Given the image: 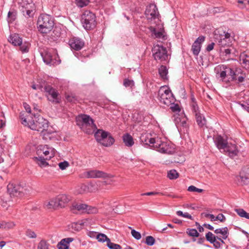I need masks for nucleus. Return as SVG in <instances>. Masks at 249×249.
<instances>
[{"instance_id":"nucleus-1","label":"nucleus","mask_w":249,"mask_h":249,"mask_svg":"<svg viewBox=\"0 0 249 249\" xmlns=\"http://www.w3.org/2000/svg\"><path fill=\"white\" fill-rule=\"evenodd\" d=\"M19 117L22 121L21 123L25 126H28L32 130L42 132L48 127V120L44 119L37 113H35L34 117L31 114L24 116L22 114H20Z\"/></svg>"},{"instance_id":"nucleus-2","label":"nucleus","mask_w":249,"mask_h":249,"mask_svg":"<svg viewBox=\"0 0 249 249\" xmlns=\"http://www.w3.org/2000/svg\"><path fill=\"white\" fill-rule=\"evenodd\" d=\"M219 151L231 158L236 156L238 153L236 145L229 142L228 137L225 134L219 135Z\"/></svg>"},{"instance_id":"nucleus-3","label":"nucleus","mask_w":249,"mask_h":249,"mask_svg":"<svg viewBox=\"0 0 249 249\" xmlns=\"http://www.w3.org/2000/svg\"><path fill=\"white\" fill-rule=\"evenodd\" d=\"M38 30L42 34H47L53 29L54 25L53 18L47 14H41L37 20Z\"/></svg>"},{"instance_id":"nucleus-4","label":"nucleus","mask_w":249,"mask_h":249,"mask_svg":"<svg viewBox=\"0 0 249 249\" xmlns=\"http://www.w3.org/2000/svg\"><path fill=\"white\" fill-rule=\"evenodd\" d=\"M158 99L161 104L167 106H170L175 102L171 91L164 86L160 87L159 90Z\"/></svg>"},{"instance_id":"nucleus-5","label":"nucleus","mask_w":249,"mask_h":249,"mask_svg":"<svg viewBox=\"0 0 249 249\" xmlns=\"http://www.w3.org/2000/svg\"><path fill=\"white\" fill-rule=\"evenodd\" d=\"M231 44V38L230 34L225 31H223V33L219 34V47L221 46L224 48L225 46L229 47ZM219 52L220 55L225 54V56H227L231 53V50L229 48L222 49L221 48Z\"/></svg>"},{"instance_id":"nucleus-6","label":"nucleus","mask_w":249,"mask_h":249,"mask_svg":"<svg viewBox=\"0 0 249 249\" xmlns=\"http://www.w3.org/2000/svg\"><path fill=\"white\" fill-rule=\"evenodd\" d=\"M81 22L86 30L92 29L96 26V16L90 11H86L82 15Z\"/></svg>"},{"instance_id":"nucleus-7","label":"nucleus","mask_w":249,"mask_h":249,"mask_svg":"<svg viewBox=\"0 0 249 249\" xmlns=\"http://www.w3.org/2000/svg\"><path fill=\"white\" fill-rule=\"evenodd\" d=\"M190 106L192 112L195 116L198 125L200 127L204 126L206 124V120L203 114L200 113L199 108L194 97H191Z\"/></svg>"},{"instance_id":"nucleus-8","label":"nucleus","mask_w":249,"mask_h":249,"mask_svg":"<svg viewBox=\"0 0 249 249\" xmlns=\"http://www.w3.org/2000/svg\"><path fill=\"white\" fill-rule=\"evenodd\" d=\"M220 77L223 82L228 83L236 79V74L230 67L222 65L220 67Z\"/></svg>"},{"instance_id":"nucleus-9","label":"nucleus","mask_w":249,"mask_h":249,"mask_svg":"<svg viewBox=\"0 0 249 249\" xmlns=\"http://www.w3.org/2000/svg\"><path fill=\"white\" fill-rule=\"evenodd\" d=\"M152 53L154 59L157 61L162 62L167 60L168 58L166 49L162 46L154 45L152 48Z\"/></svg>"},{"instance_id":"nucleus-10","label":"nucleus","mask_w":249,"mask_h":249,"mask_svg":"<svg viewBox=\"0 0 249 249\" xmlns=\"http://www.w3.org/2000/svg\"><path fill=\"white\" fill-rule=\"evenodd\" d=\"M41 55L44 62L47 65H57L61 62V60L57 54H52L51 52L44 51L41 53Z\"/></svg>"},{"instance_id":"nucleus-11","label":"nucleus","mask_w":249,"mask_h":249,"mask_svg":"<svg viewBox=\"0 0 249 249\" xmlns=\"http://www.w3.org/2000/svg\"><path fill=\"white\" fill-rule=\"evenodd\" d=\"M7 191L11 196H21L23 194L24 189L20 185L9 183L7 185Z\"/></svg>"},{"instance_id":"nucleus-12","label":"nucleus","mask_w":249,"mask_h":249,"mask_svg":"<svg viewBox=\"0 0 249 249\" xmlns=\"http://www.w3.org/2000/svg\"><path fill=\"white\" fill-rule=\"evenodd\" d=\"M55 149L52 147H49L48 145H40L37 150V153L41 156L43 154L46 157V160H50L54 156Z\"/></svg>"},{"instance_id":"nucleus-13","label":"nucleus","mask_w":249,"mask_h":249,"mask_svg":"<svg viewBox=\"0 0 249 249\" xmlns=\"http://www.w3.org/2000/svg\"><path fill=\"white\" fill-rule=\"evenodd\" d=\"M145 14L148 19H155L158 18L159 13L155 4H150L146 7Z\"/></svg>"},{"instance_id":"nucleus-14","label":"nucleus","mask_w":249,"mask_h":249,"mask_svg":"<svg viewBox=\"0 0 249 249\" xmlns=\"http://www.w3.org/2000/svg\"><path fill=\"white\" fill-rule=\"evenodd\" d=\"M155 147L158 148V151L162 153L171 154L173 150L171 147L166 142H161L157 138V142Z\"/></svg>"},{"instance_id":"nucleus-15","label":"nucleus","mask_w":249,"mask_h":249,"mask_svg":"<svg viewBox=\"0 0 249 249\" xmlns=\"http://www.w3.org/2000/svg\"><path fill=\"white\" fill-rule=\"evenodd\" d=\"M84 177L87 178H105L107 177V175L102 171L92 170L84 172Z\"/></svg>"},{"instance_id":"nucleus-16","label":"nucleus","mask_w":249,"mask_h":249,"mask_svg":"<svg viewBox=\"0 0 249 249\" xmlns=\"http://www.w3.org/2000/svg\"><path fill=\"white\" fill-rule=\"evenodd\" d=\"M84 44V41L78 37H72L69 40V45L71 48L76 51L82 49Z\"/></svg>"},{"instance_id":"nucleus-17","label":"nucleus","mask_w":249,"mask_h":249,"mask_svg":"<svg viewBox=\"0 0 249 249\" xmlns=\"http://www.w3.org/2000/svg\"><path fill=\"white\" fill-rule=\"evenodd\" d=\"M78 119L81 120L83 123V125L89 126L91 127L93 131L97 128L96 125L94 124L93 119L90 118L89 116L85 114L82 115L79 117Z\"/></svg>"},{"instance_id":"nucleus-18","label":"nucleus","mask_w":249,"mask_h":249,"mask_svg":"<svg viewBox=\"0 0 249 249\" xmlns=\"http://www.w3.org/2000/svg\"><path fill=\"white\" fill-rule=\"evenodd\" d=\"M34 8V5L33 3H23L21 6V11L24 16L26 17H31L33 16L32 12Z\"/></svg>"},{"instance_id":"nucleus-19","label":"nucleus","mask_w":249,"mask_h":249,"mask_svg":"<svg viewBox=\"0 0 249 249\" xmlns=\"http://www.w3.org/2000/svg\"><path fill=\"white\" fill-rule=\"evenodd\" d=\"M141 140L143 144L153 146H155L157 142V139L152 138L148 134L142 135Z\"/></svg>"},{"instance_id":"nucleus-20","label":"nucleus","mask_w":249,"mask_h":249,"mask_svg":"<svg viewBox=\"0 0 249 249\" xmlns=\"http://www.w3.org/2000/svg\"><path fill=\"white\" fill-rule=\"evenodd\" d=\"M45 90L47 93V97L49 100L50 101H54L57 98L58 96V92L55 89H53L51 86H45Z\"/></svg>"},{"instance_id":"nucleus-21","label":"nucleus","mask_w":249,"mask_h":249,"mask_svg":"<svg viewBox=\"0 0 249 249\" xmlns=\"http://www.w3.org/2000/svg\"><path fill=\"white\" fill-rule=\"evenodd\" d=\"M57 200L60 207H64L70 200V198L67 195L62 194L57 196Z\"/></svg>"},{"instance_id":"nucleus-22","label":"nucleus","mask_w":249,"mask_h":249,"mask_svg":"<svg viewBox=\"0 0 249 249\" xmlns=\"http://www.w3.org/2000/svg\"><path fill=\"white\" fill-rule=\"evenodd\" d=\"M9 41L14 46H19L21 44L22 40L18 35L14 34L10 36Z\"/></svg>"},{"instance_id":"nucleus-23","label":"nucleus","mask_w":249,"mask_h":249,"mask_svg":"<svg viewBox=\"0 0 249 249\" xmlns=\"http://www.w3.org/2000/svg\"><path fill=\"white\" fill-rule=\"evenodd\" d=\"M87 205L78 203H73L72 205L71 210L73 211L77 210L81 212H86Z\"/></svg>"},{"instance_id":"nucleus-24","label":"nucleus","mask_w":249,"mask_h":249,"mask_svg":"<svg viewBox=\"0 0 249 249\" xmlns=\"http://www.w3.org/2000/svg\"><path fill=\"white\" fill-rule=\"evenodd\" d=\"M107 135H108L107 132L101 129L97 130L94 134L95 138L99 142H100L101 141H103V139L106 136H107Z\"/></svg>"},{"instance_id":"nucleus-25","label":"nucleus","mask_w":249,"mask_h":249,"mask_svg":"<svg viewBox=\"0 0 249 249\" xmlns=\"http://www.w3.org/2000/svg\"><path fill=\"white\" fill-rule=\"evenodd\" d=\"M123 139L125 145L127 147H131L134 143L133 137L128 133L123 136Z\"/></svg>"},{"instance_id":"nucleus-26","label":"nucleus","mask_w":249,"mask_h":249,"mask_svg":"<svg viewBox=\"0 0 249 249\" xmlns=\"http://www.w3.org/2000/svg\"><path fill=\"white\" fill-rule=\"evenodd\" d=\"M149 29L152 37L158 38L164 37L163 33L162 31H157L156 28L152 26L150 27Z\"/></svg>"},{"instance_id":"nucleus-27","label":"nucleus","mask_w":249,"mask_h":249,"mask_svg":"<svg viewBox=\"0 0 249 249\" xmlns=\"http://www.w3.org/2000/svg\"><path fill=\"white\" fill-rule=\"evenodd\" d=\"M114 142V139L111 136L107 135L100 143L105 146L108 147L112 145Z\"/></svg>"},{"instance_id":"nucleus-28","label":"nucleus","mask_w":249,"mask_h":249,"mask_svg":"<svg viewBox=\"0 0 249 249\" xmlns=\"http://www.w3.org/2000/svg\"><path fill=\"white\" fill-rule=\"evenodd\" d=\"M46 206L48 209H56L59 207L57 200V197L47 202L46 204Z\"/></svg>"},{"instance_id":"nucleus-29","label":"nucleus","mask_w":249,"mask_h":249,"mask_svg":"<svg viewBox=\"0 0 249 249\" xmlns=\"http://www.w3.org/2000/svg\"><path fill=\"white\" fill-rule=\"evenodd\" d=\"M159 73L162 79L164 80L167 79L168 70L165 66L163 65L161 66L159 69Z\"/></svg>"},{"instance_id":"nucleus-30","label":"nucleus","mask_w":249,"mask_h":249,"mask_svg":"<svg viewBox=\"0 0 249 249\" xmlns=\"http://www.w3.org/2000/svg\"><path fill=\"white\" fill-rule=\"evenodd\" d=\"M201 45H199L198 43L194 42L192 46V51L193 54L197 56L200 51Z\"/></svg>"},{"instance_id":"nucleus-31","label":"nucleus","mask_w":249,"mask_h":249,"mask_svg":"<svg viewBox=\"0 0 249 249\" xmlns=\"http://www.w3.org/2000/svg\"><path fill=\"white\" fill-rule=\"evenodd\" d=\"M18 46L20 47V50L23 53H27L29 51V47L30 46V44L29 42L25 41L24 42L21 43L20 45Z\"/></svg>"},{"instance_id":"nucleus-32","label":"nucleus","mask_w":249,"mask_h":249,"mask_svg":"<svg viewBox=\"0 0 249 249\" xmlns=\"http://www.w3.org/2000/svg\"><path fill=\"white\" fill-rule=\"evenodd\" d=\"M235 211L240 217L249 219V213H247L243 209H236Z\"/></svg>"},{"instance_id":"nucleus-33","label":"nucleus","mask_w":249,"mask_h":249,"mask_svg":"<svg viewBox=\"0 0 249 249\" xmlns=\"http://www.w3.org/2000/svg\"><path fill=\"white\" fill-rule=\"evenodd\" d=\"M249 60V55L246 54L244 53H242L240 56V62L241 64L244 65L245 67H246L247 63Z\"/></svg>"},{"instance_id":"nucleus-34","label":"nucleus","mask_w":249,"mask_h":249,"mask_svg":"<svg viewBox=\"0 0 249 249\" xmlns=\"http://www.w3.org/2000/svg\"><path fill=\"white\" fill-rule=\"evenodd\" d=\"M167 177L170 179H175L178 177V173L176 170H171L168 172Z\"/></svg>"},{"instance_id":"nucleus-35","label":"nucleus","mask_w":249,"mask_h":249,"mask_svg":"<svg viewBox=\"0 0 249 249\" xmlns=\"http://www.w3.org/2000/svg\"><path fill=\"white\" fill-rule=\"evenodd\" d=\"M36 159L37 160V163L39 166L40 167H46L48 165V162L46 161V158L41 156H39L38 158H36Z\"/></svg>"},{"instance_id":"nucleus-36","label":"nucleus","mask_w":249,"mask_h":249,"mask_svg":"<svg viewBox=\"0 0 249 249\" xmlns=\"http://www.w3.org/2000/svg\"><path fill=\"white\" fill-rule=\"evenodd\" d=\"M219 234H221V237L223 239H226L229 235V232L227 227L222 229H219Z\"/></svg>"},{"instance_id":"nucleus-37","label":"nucleus","mask_w":249,"mask_h":249,"mask_svg":"<svg viewBox=\"0 0 249 249\" xmlns=\"http://www.w3.org/2000/svg\"><path fill=\"white\" fill-rule=\"evenodd\" d=\"M240 178L243 184H247L249 182V174H246L243 172H241Z\"/></svg>"},{"instance_id":"nucleus-38","label":"nucleus","mask_w":249,"mask_h":249,"mask_svg":"<svg viewBox=\"0 0 249 249\" xmlns=\"http://www.w3.org/2000/svg\"><path fill=\"white\" fill-rule=\"evenodd\" d=\"M96 238L98 239V241L100 242L106 241L107 243V240H109L107 236L104 233H98L96 235Z\"/></svg>"},{"instance_id":"nucleus-39","label":"nucleus","mask_w":249,"mask_h":249,"mask_svg":"<svg viewBox=\"0 0 249 249\" xmlns=\"http://www.w3.org/2000/svg\"><path fill=\"white\" fill-rule=\"evenodd\" d=\"M37 249H49V244L45 240H41L37 245Z\"/></svg>"},{"instance_id":"nucleus-40","label":"nucleus","mask_w":249,"mask_h":249,"mask_svg":"<svg viewBox=\"0 0 249 249\" xmlns=\"http://www.w3.org/2000/svg\"><path fill=\"white\" fill-rule=\"evenodd\" d=\"M88 186L85 184H81L77 186L76 189V192L78 194H83L88 190Z\"/></svg>"},{"instance_id":"nucleus-41","label":"nucleus","mask_w":249,"mask_h":249,"mask_svg":"<svg viewBox=\"0 0 249 249\" xmlns=\"http://www.w3.org/2000/svg\"><path fill=\"white\" fill-rule=\"evenodd\" d=\"M107 246L110 249H121L122 248L121 246L119 244L111 242L110 239L107 240Z\"/></svg>"},{"instance_id":"nucleus-42","label":"nucleus","mask_w":249,"mask_h":249,"mask_svg":"<svg viewBox=\"0 0 249 249\" xmlns=\"http://www.w3.org/2000/svg\"><path fill=\"white\" fill-rule=\"evenodd\" d=\"M76 4L77 6L83 7L87 6L89 2V0H75Z\"/></svg>"},{"instance_id":"nucleus-43","label":"nucleus","mask_w":249,"mask_h":249,"mask_svg":"<svg viewBox=\"0 0 249 249\" xmlns=\"http://www.w3.org/2000/svg\"><path fill=\"white\" fill-rule=\"evenodd\" d=\"M187 233L189 236L192 237H198L199 236V233L197 232L196 230L195 229H188Z\"/></svg>"},{"instance_id":"nucleus-44","label":"nucleus","mask_w":249,"mask_h":249,"mask_svg":"<svg viewBox=\"0 0 249 249\" xmlns=\"http://www.w3.org/2000/svg\"><path fill=\"white\" fill-rule=\"evenodd\" d=\"M155 243V238L152 236H148L146 237L145 243L148 246H151Z\"/></svg>"},{"instance_id":"nucleus-45","label":"nucleus","mask_w":249,"mask_h":249,"mask_svg":"<svg viewBox=\"0 0 249 249\" xmlns=\"http://www.w3.org/2000/svg\"><path fill=\"white\" fill-rule=\"evenodd\" d=\"M86 212L89 214L96 213L98 212V209L96 207L87 205Z\"/></svg>"},{"instance_id":"nucleus-46","label":"nucleus","mask_w":249,"mask_h":249,"mask_svg":"<svg viewBox=\"0 0 249 249\" xmlns=\"http://www.w3.org/2000/svg\"><path fill=\"white\" fill-rule=\"evenodd\" d=\"M206 238L211 243H214L215 241V236L211 232H208L206 234Z\"/></svg>"},{"instance_id":"nucleus-47","label":"nucleus","mask_w":249,"mask_h":249,"mask_svg":"<svg viewBox=\"0 0 249 249\" xmlns=\"http://www.w3.org/2000/svg\"><path fill=\"white\" fill-rule=\"evenodd\" d=\"M202 216L203 217H206V218L211 219V220L212 221H216V220H218V216H215L214 215H213V214H209V213H202Z\"/></svg>"},{"instance_id":"nucleus-48","label":"nucleus","mask_w":249,"mask_h":249,"mask_svg":"<svg viewBox=\"0 0 249 249\" xmlns=\"http://www.w3.org/2000/svg\"><path fill=\"white\" fill-rule=\"evenodd\" d=\"M131 233L132 236L137 240H139L142 237L141 233L134 229L131 230Z\"/></svg>"},{"instance_id":"nucleus-49","label":"nucleus","mask_w":249,"mask_h":249,"mask_svg":"<svg viewBox=\"0 0 249 249\" xmlns=\"http://www.w3.org/2000/svg\"><path fill=\"white\" fill-rule=\"evenodd\" d=\"M3 229H11L13 228L15 224L13 222H3Z\"/></svg>"},{"instance_id":"nucleus-50","label":"nucleus","mask_w":249,"mask_h":249,"mask_svg":"<svg viewBox=\"0 0 249 249\" xmlns=\"http://www.w3.org/2000/svg\"><path fill=\"white\" fill-rule=\"evenodd\" d=\"M188 191L189 192H192L201 193L203 191V190L201 189L197 188L196 187H195V186L191 185L188 187Z\"/></svg>"},{"instance_id":"nucleus-51","label":"nucleus","mask_w":249,"mask_h":249,"mask_svg":"<svg viewBox=\"0 0 249 249\" xmlns=\"http://www.w3.org/2000/svg\"><path fill=\"white\" fill-rule=\"evenodd\" d=\"M66 98L69 102L71 103H75L77 100V97L72 94L67 95Z\"/></svg>"},{"instance_id":"nucleus-52","label":"nucleus","mask_w":249,"mask_h":249,"mask_svg":"<svg viewBox=\"0 0 249 249\" xmlns=\"http://www.w3.org/2000/svg\"><path fill=\"white\" fill-rule=\"evenodd\" d=\"M134 83L133 80H130L128 79H125L124 81V85L125 87H132L134 86Z\"/></svg>"},{"instance_id":"nucleus-53","label":"nucleus","mask_w":249,"mask_h":249,"mask_svg":"<svg viewBox=\"0 0 249 249\" xmlns=\"http://www.w3.org/2000/svg\"><path fill=\"white\" fill-rule=\"evenodd\" d=\"M71 228L75 231H79L82 229V226L80 224L73 223L71 224Z\"/></svg>"},{"instance_id":"nucleus-54","label":"nucleus","mask_w":249,"mask_h":249,"mask_svg":"<svg viewBox=\"0 0 249 249\" xmlns=\"http://www.w3.org/2000/svg\"><path fill=\"white\" fill-rule=\"evenodd\" d=\"M16 19L15 14L12 12L9 11L8 14V22H13Z\"/></svg>"},{"instance_id":"nucleus-55","label":"nucleus","mask_w":249,"mask_h":249,"mask_svg":"<svg viewBox=\"0 0 249 249\" xmlns=\"http://www.w3.org/2000/svg\"><path fill=\"white\" fill-rule=\"evenodd\" d=\"M74 238L72 237H68L65 238L64 239H62L61 241L62 242V243H64V244L66 245H69V244L72 242L74 240Z\"/></svg>"},{"instance_id":"nucleus-56","label":"nucleus","mask_w":249,"mask_h":249,"mask_svg":"<svg viewBox=\"0 0 249 249\" xmlns=\"http://www.w3.org/2000/svg\"><path fill=\"white\" fill-rule=\"evenodd\" d=\"M69 165V163L67 161L61 162L58 164V166L61 170H64Z\"/></svg>"},{"instance_id":"nucleus-57","label":"nucleus","mask_w":249,"mask_h":249,"mask_svg":"<svg viewBox=\"0 0 249 249\" xmlns=\"http://www.w3.org/2000/svg\"><path fill=\"white\" fill-rule=\"evenodd\" d=\"M26 235L30 238H35L36 237V235L35 232L31 230H27L26 232Z\"/></svg>"},{"instance_id":"nucleus-58","label":"nucleus","mask_w":249,"mask_h":249,"mask_svg":"<svg viewBox=\"0 0 249 249\" xmlns=\"http://www.w3.org/2000/svg\"><path fill=\"white\" fill-rule=\"evenodd\" d=\"M170 108L172 109V110L174 112H177L179 111L180 109L179 107V106L178 104H175L174 103H173V104L170 105Z\"/></svg>"},{"instance_id":"nucleus-59","label":"nucleus","mask_w":249,"mask_h":249,"mask_svg":"<svg viewBox=\"0 0 249 249\" xmlns=\"http://www.w3.org/2000/svg\"><path fill=\"white\" fill-rule=\"evenodd\" d=\"M57 247L58 249H69V246L62 243V242L60 241L57 245Z\"/></svg>"},{"instance_id":"nucleus-60","label":"nucleus","mask_w":249,"mask_h":249,"mask_svg":"<svg viewBox=\"0 0 249 249\" xmlns=\"http://www.w3.org/2000/svg\"><path fill=\"white\" fill-rule=\"evenodd\" d=\"M205 40V37L203 36H199L195 41V42H196L197 43H198L199 45L201 44V43L204 42Z\"/></svg>"},{"instance_id":"nucleus-61","label":"nucleus","mask_w":249,"mask_h":249,"mask_svg":"<svg viewBox=\"0 0 249 249\" xmlns=\"http://www.w3.org/2000/svg\"><path fill=\"white\" fill-rule=\"evenodd\" d=\"M24 107L26 112L28 113H31V108H30V107L29 106V105H28L26 103H24Z\"/></svg>"},{"instance_id":"nucleus-62","label":"nucleus","mask_w":249,"mask_h":249,"mask_svg":"<svg viewBox=\"0 0 249 249\" xmlns=\"http://www.w3.org/2000/svg\"><path fill=\"white\" fill-rule=\"evenodd\" d=\"M214 45V43H212L209 44L206 48L207 51L208 52L212 51L213 49Z\"/></svg>"},{"instance_id":"nucleus-63","label":"nucleus","mask_w":249,"mask_h":249,"mask_svg":"<svg viewBox=\"0 0 249 249\" xmlns=\"http://www.w3.org/2000/svg\"><path fill=\"white\" fill-rule=\"evenodd\" d=\"M226 220V217L222 213H219V221L224 222Z\"/></svg>"},{"instance_id":"nucleus-64","label":"nucleus","mask_w":249,"mask_h":249,"mask_svg":"<svg viewBox=\"0 0 249 249\" xmlns=\"http://www.w3.org/2000/svg\"><path fill=\"white\" fill-rule=\"evenodd\" d=\"M159 193L155 192H150L142 194V196H153L158 194Z\"/></svg>"}]
</instances>
